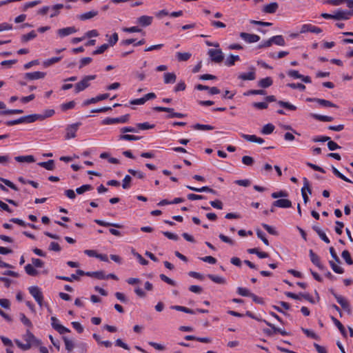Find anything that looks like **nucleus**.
Instances as JSON below:
<instances>
[{
    "label": "nucleus",
    "mask_w": 353,
    "mask_h": 353,
    "mask_svg": "<svg viewBox=\"0 0 353 353\" xmlns=\"http://www.w3.org/2000/svg\"><path fill=\"white\" fill-rule=\"evenodd\" d=\"M22 338L26 341V343H23L17 339H14V341L17 347L23 351L28 350L33 346H39L42 343L41 341L35 337L30 330H26V334L22 336Z\"/></svg>",
    "instance_id": "obj_1"
},
{
    "label": "nucleus",
    "mask_w": 353,
    "mask_h": 353,
    "mask_svg": "<svg viewBox=\"0 0 353 353\" xmlns=\"http://www.w3.org/2000/svg\"><path fill=\"white\" fill-rule=\"evenodd\" d=\"M96 79V75L85 76L79 82L74 85L75 93L83 91L90 85V81Z\"/></svg>",
    "instance_id": "obj_2"
},
{
    "label": "nucleus",
    "mask_w": 353,
    "mask_h": 353,
    "mask_svg": "<svg viewBox=\"0 0 353 353\" xmlns=\"http://www.w3.org/2000/svg\"><path fill=\"white\" fill-rule=\"evenodd\" d=\"M208 54L212 62L216 63H221L224 59V55L221 49H209Z\"/></svg>",
    "instance_id": "obj_3"
},
{
    "label": "nucleus",
    "mask_w": 353,
    "mask_h": 353,
    "mask_svg": "<svg viewBox=\"0 0 353 353\" xmlns=\"http://www.w3.org/2000/svg\"><path fill=\"white\" fill-rule=\"evenodd\" d=\"M81 125V122H77L71 125H68L65 128V139L68 140L74 139L77 137V132L79 127Z\"/></svg>",
    "instance_id": "obj_4"
},
{
    "label": "nucleus",
    "mask_w": 353,
    "mask_h": 353,
    "mask_svg": "<svg viewBox=\"0 0 353 353\" xmlns=\"http://www.w3.org/2000/svg\"><path fill=\"white\" fill-rule=\"evenodd\" d=\"M285 294L288 297L295 299V300H301V299H304L305 300L308 301L311 303H315L313 298L311 296V295L309 293L300 292L299 294H296L293 292H286L285 293Z\"/></svg>",
    "instance_id": "obj_5"
},
{
    "label": "nucleus",
    "mask_w": 353,
    "mask_h": 353,
    "mask_svg": "<svg viewBox=\"0 0 353 353\" xmlns=\"http://www.w3.org/2000/svg\"><path fill=\"white\" fill-rule=\"evenodd\" d=\"M330 291L331 294L336 299L338 303L340 304L341 306L343 307V309H344L348 313H350L351 311V308H350V305L349 303L347 302V301L342 296L338 295L337 294H336L335 292L334 291V290L330 289Z\"/></svg>",
    "instance_id": "obj_6"
},
{
    "label": "nucleus",
    "mask_w": 353,
    "mask_h": 353,
    "mask_svg": "<svg viewBox=\"0 0 353 353\" xmlns=\"http://www.w3.org/2000/svg\"><path fill=\"white\" fill-rule=\"evenodd\" d=\"M330 291L331 294L336 299L338 303L340 304L341 306L343 307V309H344L348 313H350L351 311V308H350V305L349 303L347 302V301L342 296L338 295L337 294H336L335 292L334 291V290L330 289Z\"/></svg>",
    "instance_id": "obj_7"
},
{
    "label": "nucleus",
    "mask_w": 353,
    "mask_h": 353,
    "mask_svg": "<svg viewBox=\"0 0 353 353\" xmlns=\"http://www.w3.org/2000/svg\"><path fill=\"white\" fill-rule=\"evenodd\" d=\"M353 15V9L352 10H343L339 9L334 12V20H347L350 17Z\"/></svg>",
    "instance_id": "obj_8"
},
{
    "label": "nucleus",
    "mask_w": 353,
    "mask_h": 353,
    "mask_svg": "<svg viewBox=\"0 0 353 353\" xmlns=\"http://www.w3.org/2000/svg\"><path fill=\"white\" fill-rule=\"evenodd\" d=\"M50 319L52 328L57 331L60 334H63L70 332L68 328L59 324L58 323L59 320L55 316H52Z\"/></svg>",
    "instance_id": "obj_9"
},
{
    "label": "nucleus",
    "mask_w": 353,
    "mask_h": 353,
    "mask_svg": "<svg viewBox=\"0 0 353 353\" xmlns=\"http://www.w3.org/2000/svg\"><path fill=\"white\" fill-rule=\"evenodd\" d=\"M303 181L304 185L301 189V194H302V197H303L304 203H307L309 201V198L305 192V189L307 190V191L308 192V193L310 194H312V190L310 188V184L308 179L306 177H304L303 179Z\"/></svg>",
    "instance_id": "obj_10"
},
{
    "label": "nucleus",
    "mask_w": 353,
    "mask_h": 353,
    "mask_svg": "<svg viewBox=\"0 0 353 353\" xmlns=\"http://www.w3.org/2000/svg\"><path fill=\"white\" fill-rule=\"evenodd\" d=\"M109 97H110V94L108 93L99 94L95 97H92L91 99H88L84 101L83 103V105L87 106L92 103H96L99 101L107 99L108 98H109Z\"/></svg>",
    "instance_id": "obj_11"
},
{
    "label": "nucleus",
    "mask_w": 353,
    "mask_h": 353,
    "mask_svg": "<svg viewBox=\"0 0 353 353\" xmlns=\"http://www.w3.org/2000/svg\"><path fill=\"white\" fill-rule=\"evenodd\" d=\"M307 101H315L317 102L320 105L327 108H337V105L330 101L319 99V98H307Z\"/></svg>",
    "instance_id": "obj_12"
},
{
    "label": "nucleus",
    "mask_w": 353,
    "mask_h": 353,
    "mask_svg": "<svg viewBox=\"0 0 353 353\" xmlns=\"http://www.w3.org/2000/svg\"><path fill=\"white\" fill-rule=\"evenodd\" d=\"M46 72H39V71L33 72H27L24 74V79L29 80V81H32V80H36V79H43L46 77Z\"/></svg>",
    "instance_id": "obj_13"
},
{
    "label": "nucleus",
    "mask_w": 353,
    "mask_h": 353,
    "mask_svg": "<svg viewBox=\"0 0 353 353\" xmlns=\"http://www.w3.org/2000/svg\"><path fill=\"white\" fill-rule=\"evenodd\" d=\"M240 37L245 41L250 43H255L260 40L259 36L254 34H249L247 32H241Z\"/></svg>",
    "instance_id": "obj_14"
},
{
    "label": "nucleus",
    "mask_w": 353,
    "mask_h": 353,
    "mask_svg": "<svg viewBox=\"0 0 353 353\" xmlns=\"http://www.w3.org/2000/svg\"><path fill=\"white\" fill-rule=\"evenodd\" d=\"M309 255L312 263L316 265L319 269L324 270V265L321 263L320 257L313 252L312 250H310Z\"/></svg>",
    "instance_id": "obj_15"
},
{
    "label": "nucleus",
    "mask_w": 353,
    "mask_h": 353,
    "mask_svg": "<svg viewBox=\"0 0 353 353\" xmlns=\"http://www.w3.org/2000/svg\"><path fill=\"white\" fill-rule=\"evenodd\" d=\"M307 32L319 34V33L322 32V29L317 26H313L312 24L303 25L300 32L305 33V32Z\"/></svg>",
    "instance_id": "obj_16"
},
{
    "label": "nucleus",
    "mask_w": 353,
    "mask_h": 353,
    "mask_svg": "<svg viewBox=\"0 0 353 353\" xmlns=\"http://www.w3.org/2000/svg\"><path fill=\"white\" fill-rule=\"evenodd\" d=\"M238 79L243 81H253L256 79L255 68H250V71L247 73H241L238 76Z\"/></svg>",
    "instance_id": "obj_17"
},
{
    "label": "nucleus",
    "mask_w": 353,
    "mask_h": 353,
    "mask_svg": "<svg viewBox=\"0 0 353 353\" xmlns=\"http://www.w3.org/2000/svg\"><path fill=\"white\" fill-rule=\"evenodd\" d=\"M77 31V30L75 28V27H67L64 28H61L57 30V34L63 38L66 36H68L70 34H72L73 33H75Z\"/></svg>",
    "instance_id": "obj_18"
},
{
    "label": "nucleus",
    "mask_w": 353,
    "mask_h": 353,
    "mask_svg": "<svg viewBox=\"0 0 353 353\" xmlns=\"http://www.w3.org/2000/svg\"><path fill=\"white\" fill-rule=\"evenodd\" d=\"M28 290L36 301H39L40 299H43V294L37 286L30 287Z\"/></svg>",
    "instance_id": "obj_19"
},
{
    "label": "nucleus",
    "mask_w": 353,
    "mask_h": 353,
    "mask_svg": "<svg viewBox=\"0 0 353 353\" xmlns=\"http://www.w3.org/2000/svg\"><path fill=\"white\" fill-rule=\"evenodd\" d=\"M273 206L281 208H288L292 206V202L287 199H280L273 202Z\"/></svg>",
    "instance_id": "obj_20"
},
{
    "label": "nucleus",
    "mask_w": 353,
    "mask_h": 353,
    "mask_svg": "<svg viewBox=\"0 0 353 353\" xmlns=\"http://www.w3.org/2000/svg\"><path fill=\"white\" fill-rule=\"evenodd\" d=\"M241 136L243 139H244L245 140L250 141V142H253V143H256L258 144H262L265 142L263 139H262L261 137H258L256 135H249V134H241Z\"/></svg>",
    "instance_id": "obj_21"
},
{
    "label": "nucleus",
    "mask_w": 353,
    "mask_h": 353,
    "mask_svg": "<svg viewBox=\"0 0 353 353\" xmlns=\"http://www.w3.org/2000/svg\"><path fill=\"white\" fill-rule=\"evenodd\" d=\"M278 8L279 4L276 2H272L265 5L263 8L262 11L265 13L274 14L276 12Z\"/></svg>",
    "instance_id": "obj_22"
},
{
    "label": "nucleus",
    "mask_w": 353,
    "mask_h": 353,
    "mask_svg": "<svg viewBox=\"0 0 353 353\" xmlns=\"http://www.w3.org/2000/svg\"><path fill=\"white\" fill-rule=\"evenodd\" d=\"M153 20L152 17L143 15L137 19V22L143 27H146L152 24Z\"/></svg>",
    "instance_id": "obj_23"
},
{
    "label": "nucleus",
    "mask_w": 353,
    "mask_h": 353,
    "mask_svg": "<svg viewBox=\"0 0 353 353\" xmlns=\"http://www.w3.org/2000/svg\"><path fill=\"white\" fill-rule=\"evenodd\" d=\"M38 117H36V114L26 115L19 118V123H30L37 121Z\"/></svg>",
    "instance_id": "obj_24"
},
{
    "label": "nucleus",
    "mask_w": 353,
    "mask_h": 353,
    "mask_svg": "<svg viewBox=\"0 0 353 353\" xmlns=\"http://www.w3.org/2000/svg\"><path fill=\"white\" fill-rule=\"evenodd\" d=\"M99 14L98 11L97 10H91L85 13H83L80 14L78 18L81 21H85L88 19H90L96 16H97Z\"/></svg>",
    "instance_id": "obj_25"
},
{
    "label": "nucleus",
    "mask_w": 353,
    "mask_h": 353,
    "mask_svg": "<svg viewBox=\"0 0 353 353\" xmlns=\"http://www.w3.org/2000/svg\"><path fill=\"white\" fill-rule=\"evenodd\" d=\"M37 164L47 170H54L55 169L54 161L52 159L48 160V161L39 162Z\"/></svg>",
    "instance_id": "obj_26"
},
{
    "label": "nucleus",
    "mask_w": 353,
    "mask_h": 353,
    "mask_svg": "<svg viewBox=\"0 0 353 353\" xmlns=\"http://www.w3.org/2000/svg\"><path fill=\"white\" fill-rule=\"evenodd\" d=\"M15 161L19 163H33L35 161V159L32 155H27V156H17L14 158Z\"/></svg>",
    "instance_id": "obj_27"
},
{
    "label": "nucleus",
    "mask_w": 353,
    "mask_h": 353,
    "mask_svg": "<svg viewBox=\"0 0 353 353\" xmlns=\"http://www.w3.org/2000/svg\"><path fill=\"white\" fill-rule=\"evenodd\" d=\"M54 113L55 112L53 109H48L45 110L43 114H36V117H38L37 120L42 121L46 118L51 117Z\"/></svg>",
    "instance_id": "obj_28"
},
{
    "label": "nucleus",
    "mask_w": 353,
    "mask_h": 353,
    "mask_svg": "<svg viewBox=\"0 0 353 353\" xmlns=\"http://www.w3.org/2000/svg\"><path fill=\"white\" fill-rule=\"evenodd\" d=\"M311 117L316 120L323 121V122H330L334 120V118L330 116L321 115L318 114H311Z\"/></svg>",
    "instance_id": "obj_29"
},
{
    "label": "nucleus",
    "mask_w": 353,
    "mask_h": 353,
    "mask_svg": "<svg viewBox=\"0 0 353 353\" xmlns=\"http://www.w3.org/2000/svg\"><path fill=\"white\" fill-rule=\"evenodd\" d=\"M10 221L16 224H18L20 226L26 227V225L30 227L32 229H37V226L32 223H26L22 219L18 218H12L10 219Z\"/></svg>",
    "instance_id": "obj_30"
},
{
    "label": "nucleus",
    "mask_w": 353,
    "mask_h": 353,
    "mask_svg": "<svg viewBox=\"0 0 353 353\" xmlns=\"http://www.w3.org/2000/svg\"><path fill=\"white\" fill-rule=\"evenodd\" d=\"M273 83V81L271 77H266L264 79H261L258 82V85L263 88H267L270 86H271Z\"/></svg>",
    "instance_id": "obj_31"
},
{
    "label": "nucleus",
    "mask_w": 353,
    "mask_h": 353,
    "mask_svg": "<svg viewBox=\"0 0 353 353\" xmlns=\"http://www.w3.org/2000/svg\"><path fill=\"white\" fill-rule=\"evenodd\" d=\"M176 76L174 72H168L164 74V83H174L176 81Z\"/></svg>",
    "instance_id": "obj_32"
},
{
    "label": "nucleus",
    "mask_w": 353,
    "mask_h": 353,
    "mask_svg": "<svg viewBox=\"0 0 353 353\" xmlns=\"http://www.w3.org/2000/svg\"><path fill=\"white\" fill-rule=\"evenodd\" d=\"M240 57L239 55L230 54L225 60V65L230 67L234 65L235 61H239Z\"/></svg>",
    "instance_id": "obj_33"
},
{
    "label": "nucleus",
    "mask_w": 353,
    "mask_h": 353,
    "mask_svg": "<svg viewBox=\"0 0 353 353\" xmlns=\"http://www.w3.org/2000/svg\"><path fill=\"white\" fill-rule=\"evenodd\" d=\"M263 321L265 323V324L267 325H268L269 327L272 328L274 330V332H276V334L279 333L283 336H287V335L290 334V333L286 332L285 330H282L281 328L276 327L274 325L269 323L268 321H267L265 320H263Z\"/></svg>",
    "instance_id": "obj_34"
},
{
    "label": "nucleus",
    "mask_w": 353,
    "mask_h": 353,
    "mask_svg": "<svg viewBox=\"0 0 353 353\" xmlns=\"http://www.w3.org/2000/svg\"><path fill=\"white\" fill-rule=\"evenodd\" d=\"M94 222L97 224H98V225H99L101 226H103V227L112 226V227H114L116 228H122V225H121L119 223H112L105 222V221H103L99 220V219H95Z\"/></svg>",
    "instance_id": "obj_35"
},
{
    "label": "nucleus",
    "mask_w": 353,
    "mask_h": 353,
    "mask_svg": "<svg viewBox=\"0 0 353 353\" xmlns=\"http://www.w3.org/2000/svg\"><path fill=\"white\" fill-rule=\"evenodd\" d=\"M331 319L334 323V325L338 327L341 334L343 335L344 336H346V330L343 324L334 316H331Z\"/></svg>",
    "instance_id": "obj_36"
},
{
    "label": "nucleus",
    "mask_w": 353,
    "mask_h": 353,
    "mask_svg": "<svg viewBox=\"0 0 353 353\" xmlns=\"http://www.w3.org/2000/svg\"><path fill=\"white\" fill-rule=\"evenodd\" d=\"M207 276L213 282L219 284H225L226 281L223 277L214 274H208Z\"/></svg>",
    "instance_id": "obj_37"
},
{
    "label": "nucleus",
    "mask_w": 353,
    "mask_h": 353,
    "mask_svg": "<svg viewBox=\"0 0 353 353\" xmlns=\"http://www.w3.org/2000/svg\"><path fill=\"white\" fill-rule=\"evenodd\" d=\"M37 37V33L34 30H32L28 34H23L21 37V42L26 43Z\"/></svg>",
    "instance_id": "obj_38"
},
{
    "label": "nucleus",
    "mask_w": 353,
    "mask_h": 353,
    "mask_svg": "<svg viewBox=\"0 0 353 353\" xmlns=\"http://www.w3.org/2000/svg\"><path fill=\"white\" fill-rule=\"evenodd\" d=\"M192 128L196 130H212L214 127L210 125L196 123L192 126Z\"/></svg>",
    "instance_id": "obj_39"
},
{
    "label": "nucleus",
    "mask_w": 353,
    "mask_h": 353,
    "mask_svg": "<svg viewBox=\"0 0 353 353\" xmlns=\"http://www.w3.org/2000/svg\"><path fill=\"white\" fill-rule=\"evenodd\" d=\"M192 54L190 52H176V57L179 61H186L190 57Z\"/></svg>",
    "instance_id": "obj_40"
},
{
    "label": "nucleus",
    "mask_w": 353,
    "mask_h": 353,
    "mask_svg": "<svg viewBox=\"0 0 353 353\" xmlns=\"http://www.w3.org/2000/svg\"><path fill=\"white\" fill-rule=\"evenodd\" d=\"M171 308L172 310H175L176 311H180V312H185V313H188V314H195V311L192 310V309H190V308H188L186 307H184V306H181V305H173L171 307Z\"/></svg>",
    "instance_id": "obj_41"
},
{
    "label": "nucleus",
    "mask_w": 353,
    "mask_h": 353,
    "mask_svg": "<svg viewBox=\"0 0 353 353\" xmlns=\"http://www.w3.org/2000/svg\"><path fill=\"white\" fill-rule=\"evenodd\" d=\"M271 41L278 46H283L285 44V40L281 35H276L271 37Z\"/></svg>",
    "instance_id": "obj_42"
},
{
    "label": "nucleus",
    "mask_w": 353,
    "mask_h": 353,
    "mask_svg": "<svg viewBox=\"0 0 353 353\" xmlns=\"http://www.w3.org/2000/svg\"><path fill=\"white\" fill-rule=\"evenodd\" d=\"M92 189H93V186L92 185L85 184V185H81L79 188H77L76 189L75 192L78 194H83L84 192H85L87 191L92 190Z\"/></svg>",
    "instance_id": "obj_43"
},
{
    "label": "nucleus",
    "mask_w": 353,
    "mask_h": 353,
    "mask_svg": "<svg viewBox=\"0 0 353 353\" xmlns=\"http://www.w3.org/2000/svg\"><path fill=\"white\" fill-rule=\"evenodd\" d=\"M136 126L138 128V131L153 129L155 127L154 124H150L148 122L137 123Z\"/></svg>",
    "instance_id": "obj_44"
},
{
    "label": "nucleus",
    "mask_w": 353,
    "mask_h": 353,
    "mask_svg": "<svg viewBox=\"0 0 353 353\" xmlns=\"http://www.w3.org/2000/svg\"><path fill=\"white\" fill-rule=\"evenodd\" d=\"M141 139V137H138L135 135L131 134H121L119 136V140H125V141H138Z\"/></svg>",
    "instance_id": "obj_45"
},
{
    "label": "nucleus",
    "mask_w": 353,
    "mask_h": 353,
    "mask_svg": "<svg viewBox=\"0 0 353 353\" xmlns=\"http://www.w3.org/2000/svg\"><path fill=\"white\" fill-rule=\"evenodd\" d=\"M26 272L30 276H37L38 274V271L33 267L32 264H27L25 266Z\"/></svg>",
    "instance_id": "obj_46"
},
{
    "label": "nucleus",
    "mask_w": 353,
    "mask_h": 353,
    "mask_svg": "<svg viewBox=\"0 0 353 353\" xmlns=\"http://www.w3.org/2000/svg\"><path fill=\"white\" fill-rule=\"evenodd\" d=\"M274 128L275 127L273 124L268 123L263 127L261 132L263 134H270L273 132Z\"/></svg>",
    "instance_id": "obj_47"
},
{
    "label": "nucleus",
    "mask_w": 353,
    "mask_h": 353,
    "mask_svg": "<svg viewBox=\"0 0 353 353\" xmlns=\"http://www.w3.org/2000/svg\"><path fill=\"white\" fill-rule=\"evenodd\" d=\"M63 340L65 343V349L68 352H72L74 347V342L66 336H63Z\"/></svg>",
    "instance_id": "obj_48"
},
{
    "label": "nucleus",
    "mask_w": 353,
    "mask_h": 353,
    "mask_svg": "<svg viewBox=\"0 0 353 353\" xmlns=\"http://www.w3.org/2000/svg\"><path fill=\"white\" fill-rule=\"evenodd\" d=\"M89 275L88 276L94 277L97 279L103 280L105 279V273L103 270L96 272H88Z\"/></svg>",
    "instance_id": "obj_49"
},
{
    "label": "nucleus",
    "mask_w": 353,
    "mask_h": 353,
    "mask_svg": "<svg viewBox=\"0 0 353 353\" xmlns=\"http://www.w3.org/2000/svg\"><path fill=\"white\" fill-rule=\"evenodd\" d=\"M278 104L282 107V108H284L285 109H288V110H292V111H294L296 110V107L291 103H290L289 102H287V101H278Z\"/></svg>",
    "instance_id": "obj_50"
},
{
    "label": "nucleus",
    "mask_w": 353,
    "mask_h": 353,
    "mask_svg": "<svg viewBox=\"0 0 353 353\" xmlns=\"http://www.w3.org/2000/svg\"><path fill=\"white\" fill-rule=\"evenodd\" d=\"M341 256L348 265L353 264V260L352 259L350 253L348 250H343L341 253Z\"/></svg>",
    "instance_id": "obj_51"
},
{
    "label": "nucleus",
    "mask_w": 353,
    "mask_h": 353,
    "mask_svg": "<svg viewBox=\"0 0 353 353\" xmlns=\"http://www.w3.org/2000/svg\"><path fill=\"white\" fill-rule=\"evenodd\" d=\"M19 318H20V321H21V323L23 325H25L26 326H27L30 328L32 327V322L30 321V320L28 318L26 317V316L23 313L19 314Z\"/></svg>",
    "instance_id": "obj_52"
},
{
    "label": "nucleus",
    "mask_w": 353,
    "mask_h": 353,
    "mask_svg": "<svg viewBox=\"0 0 353 353\" xmlns=\"http://www.w3.org/2000/svg\"><path fill=\"white\" fill-rule=\"evenodd\" d=\"M62 59L61 57H52L50 59H48L47 60H46L44 62H43V65L45 67H48L55 63H57L59 62L61 59Z\"/></svg>",
    "instance_id": "obj_53"
},
{
    "label": "nucleus",
    "mask_w": 353,
    "mask_h": 353,
    "mask_svg": "<svg viewBox=\"0 0 353 353\" xmlns=\"http://www.w3.org/2000/svg\"><path fill=\"white\" fill-rule=\"evenodd\" d=\"M132 177L130 175H125L123 179L122 188L129 189L131 186Z\"/></svg>",
    "instance_id": "obj_54"
},
{
    "label": "nucleus",
    "mask_w": 353,
    "mask_h": 353,
    "mask_svg": "<svg viewBox=\"0 0 353 353\" xmlns=\"http://www.w3.org/2000/svg\"><path fill=\"white\" fill-rule=\"evenodd\" d=\"M256 232L257 237H258L259 239H260L263 242V243H264L265 245L268 246V245H270V243H269L268 240V239H267V238L265 237V235L264 232H262L261 230H259V229L256 230Z\"/></svg>",
    "instance_id": "obj_55"
},
{
    "label": "nucleus",
    "mask_w": 353,
    "mask_h": 353,
    "mask_svg": "<svg viewBox=\"0 0 353 353\" xmlns=\"http://www.w3.org/2000/svg\"><path fill=\"white\" fill-rule=\"evenodd\" d=\"M75 102L74 101H69L68 103H65L61 105V109L62 111L65 112L68 110L72 109L75 106Z\"/></svg>",
    "instance_id": "obj_56"
},
{
    "label": "nucleus",
    "mask_w": 353,
    "mask_h": 353,
    "mask_svg": "<svg viewBox=\"0 0 353 353\" xmlns=\"http://www.w3.org/2000/svg\"><path fill=\"white\" fill-rule=\"evenodd\" d=\"M128 172L131 174L132 176H136L139 179H143L145 177V174L140 170H135L133 169H128Z\"/></svg>",
    "instance_id": "obj_57"
},
{
    "label": "nucleus",
    "mask_w": 353,
    "mask_h": 353,
    "mask_svg": "<svg viewBox=\"0 0 353 353\" xmlns=\"http://www.w3.org/2000/svg\"><path fill=\"white\" fill-rule=\"evenodd\" d=\"M301 330L303 332L304 334L307 335V336L312 338L316 340L319 339V336L314 332L303 327L301 328Z\"/></svg>",
    "instance_id": "obj_58"
},
{
    "label": "nucleus",
    "mask_w": 353,
    "mask_h": 353,
    "mask_svg": "<svg viewBox=\"0 0 353 353\" xmlns=\"http://www.w3.org/2000/svg\"><path fill=\"white\" fill-rule=\"evenodd\" d=\"M109 47V45L107 43H104L99 46L97 50L92 52L93 55L100 54L103 53Z\"/></svg>",
    "instance_id": "obj_59"
},
{
    "label": "nucleus",
    "mask_w": 353,
    "mask_h": 353,
    "mask_svg": "<svg viewBox=\"0 0 353 353\" xmlns=\"http://www.w3.org/2000/svg\"><path fill=\"white\" fill-rule=\"evenodd\" d=\"M242 163L245 165L252 166L254 163V160L252 157L243 156L242 157Z\"/></svg>",
    "instance_id": "obj_60"
},
{
    "label": "nucleus",
    "mask_w": 353,
    "mask_h": 353,
    "mask_svg": "<svg viewBox=\"0 0 353 353\" xmlns=\"http://www.w3.org/2000/svg\"><path fill=\"white\" fill-rule=\"evenodd\" d=\"M0 181H2L6 185L10 188L11 189L17 191L18 188L10 180L0 177Z\"/></svg>",
    "instance_id": "obj_61"
},
{
    "label": "nucleus",
    "mask_w": 353,
    "mask_h": 353,
    "mask_svg": "<svg viewBox=\"0 0 353 353\" xmlns=\"http://www.w3.org/2000/svg\"><path fill=\"white\" fill-rule=\"evenodd\" d=\"M0 181H2L6 185L10 188L11 189L17 191L18 188L10 180L0 177Z\"/></svg>",
    "instance_id": "obj_62"
},
{
    "label": "nucleus",
    "mask_w": 353,
    "mask_h": 353,
    "mask_svg": "<svg viewBox=\"0 0 353 353\" xmlns=\"http://www.w3.org/2000/svg\"><path fill=\"white\" fill-rule=\"evenodd\" d=\"M237 293L241 296L249 297H250V295L252 294V292H250L248 289L242 287L237 288Z\"/></svg>",
    "instance_id": "obj_63"
},
{
    "label": "nucleus",
    "mask_w": 353,
    "mask_h": 353,
    "mask_svg": "<svg viewBox=\"0 0 353 353\" xmlns=\"http://www.w3.org/2000/svg\"><path fill=\"white\" fill-rule=\"evenodd\" d=\"M330 265L334 272L337 274H342L344 272L343 269L341 267L336 265L334 262L330 261Z\"/></svg>",
    "instance_id": "obj_64"
}]
</instances>
